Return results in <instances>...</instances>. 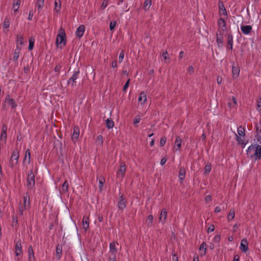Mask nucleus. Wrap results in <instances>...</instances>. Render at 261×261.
Here are the masks:
<instances>
[{
    "label": "nucleus",
    "mask_w": 261,
    "mask_h": 261,
    "mask_svg": "<svg viewBox=\"0 0 261 261\" xmlns=\"http://www.w3.org/2000/svg\"><path fill=\"white\" fill-rule=\"evenodd\" d=\"M167 212L166 210L163 208L160 213V215L159 218L160 221L162 222L163 223H164L167 218Z\"/></svg>",
    "instance_id": "nucleus-18"
},
{
    "label": "nucleus",
    "mask_w": 261,
    "mask_h": 261,
    "mask_svg": "<svg viewBox=\"0 0 261 261\" xmlns=\"http://www.w3.org/2000/svg\"><path fill=\"white\" fill-rule=\"evenodd\" d=\"M199 250L201 252H200V255H204L206 253V244L205 242H203L200 246Z\"/></svg>",
    "instance_id": "nucleus-27"
},
{
    "label": "nucleus",
    "mask_w": 261,
    "mask_h": 261,
    "mask_svg": "<svg viewBox=\"0 0 261 261\" xmlns=\"http://www.w3.org/2000/svg\"><path fill=\"white\" fill-rule=\"evenodd\" d=\"M116 21H111L110 23V31H113L116 27Z\"/></svg>",
    "instance_id": "nucleus-46"
},
{
    "label": "nucleus",
    "mask_w": 261,
    "mask_h": 261,
    "mask_svg": "<svg viewBox=\"0 0 261 261\" xmlns=\"http://www.w3.org/2000/svg\"><path fill=\"white\" fill-rule=\"evenodd\" d=\"M56 43L57 46L62 44H63L64 46L66 45V34L64 30L62 28H60L59 30V34L57 36Z\"/></svg>",
    "instance_id": "nucleus-2"
},
{
    "label": "nucleus",
    "mask_w": 261,
    "mask_h": 261,
    "mask_svg": "<svg viewBox=\"0 0 261 261\" xmlns=\"http://www.w3.org/2000/svg\"><path fill=\"white\" fill-rule=\"evenodd\" d=\"M255 127L257 133L259 132L261 134V124H260V128L257 124L256 125Z\"/></svg>",
    "instance_id": "nucleus-64"
},
{
    "label": "nucleus",
    "mask_w": 261,
    "mask_h": 261,
    "mask_svg": "<svg viewBox=\"0 0 261 261\" xmlns=\"http://www.w3.org/2000/svg\"><path fill=\"white\" fill-rule=\"evenodd\" d=\"M163 57L165 60H166L168 58H169L168 53L167 51L166 50L165 51H164L163 53Z\"/></svg>",
    "instance_id": "nucleus-60"
},
{
    "label": "nucleus",
    "mask_w": 261,
    "mask_h": 261,
    "mask_svg": "<svg viewBox=\"0 0 261 261\" xmlns=\"http://www.w3.org/2000/svg\"><path fill=\"white\" fill-rule=\"evenodd\" d=\"M211 169L212 164L210 163H207L204 168L205 173H208L211 171Z\"/></svg>",
    "instance_id": "nucleus-41"
},
{
    "label": "nucleus",
    "mask_w": 261,
    "mask_h": 261,
    "mask_svg": "<svg viewBox=\"0 0 261 261\" xmlns=\"http://www.w3.org/2000/svg\"><path fill=\"white\" fill-rule=\"evenodd\" d=\"M12 222L13 223H15V226H16L18 223V218L17 217L15 216H13L12 217Z\"/></svg>",
    "instance_id": "nucleus-58"
},
{
    "label": "nucleus",
    "mask_w": 261,
    "mask_h": 261,
    "mask_svg": "<svg viewBox=\"0 0 261 261\" xmlns=\"http://www.w3.org/2000/svg\"><path fill=\"white\" fill-rule=\"evenodd\" d=\"M126 171V165L124 162H121L120 164V168L118 171L117 172V175L119 176L121 174V177L123 178L125 175Z\"/></svg>",
    "instance_id": "nucleus-10"
},
{
    "label": "nucleus",
    "mask_w": 261,
    "mask_h": 261,
    "mask_svg": "<svg viewBox=\"0 0 261 261\" xmlns=\"http://www.w3.org/2000/svg\"><path fill=\"white\" fill-rule=\"evenodd\" d=\"M18 209H19V215L21 216L23 214V211L25 209H24V207L21 205V203H20V205H19Z\"/></svg>",
    "instance_id": "nucleus-50"
},
{
    "label": "nucleus",
    "mask_w": 261,
    "mask_h": 261,
    "mask_svg": "<svg viewBox=\"0 0 261 261\" xmlns=\"http://www.w3.org/2000/svg\"><path fill=\"white\" fill-rule=\"evenodd\" d=\"M61 8V0H55V8L54 10L57 12H60Z\"/></svg>",
    "instance_id": "nucleus-26"
},
{
    "label": "nucleus",
    "mask_w": 261,
    "mask_h": 261,
    "mask_svg": "<svg viewBox=\"0 0 261 261\" xmlns=\"http://www.w3.org/2000/svg\"><path fill=\"white\" fill-rule=\"evenodd\" d=\"M252 27L251 25H242L241 27V30L242 33L245 35H248L252 31Z\"/></svg>",
    "instance_id": "nucleus-17"
},
{
    "label": "nucleus",
    "mask_w": 261,
    "mask_h": 261,
    "mask_svg": "<svg viewBox=\"0 0 261 261\" xmlns=\"http://www.w3.org/2000/svg\"><path fill=\"white\" fill-rule=\"evenodd\" d=\"M106 126L108 129L112 128L114 125V122L111 119L106 120Z\"/></svg>",
    "instance_id": "nucleus-30"
},
{
    "label": "nucleus",
    "mask_w": 261,
    "mask_h": 261,
    "mask_svg": "<svg viewBox=\"0 0 261 261\" xmlns=\"http://www.w3.org/2000/svg\"><path fill=\"white\" fill-rule=\"evenodd\" d=\"M129 81H130V80L128 79L126 82L125 83V85H124L123 87V91H125V90L127 89V88H128V87L129 86Z\"/></svg>",
    "instance_id": "nucleus-53"
},
{
    "label": "nucleus",
    "mask_w": 261,
    "mask_h": 261,
    "mask_svg": "<svg viewBox=\"0 0 261 261\" xmlns=\"http://www.w3.org/2000/svg\"><path fill=\"white\" fill-rule=\"evenodd\" d=\"M80 74V71L78 70L76 71H74L72 76L68 80L67 84L68 85H71L72 87H74L75 86V83H76V80L78 78V76Z\"/></svg>",
    "instance_id": "nucleus-4"
},
{
    "label": "nucleus",
    "mask_w": 261,
    "mask_h": 261,
    "mask_svg": "<svg viewBox=\"0 0 261 261\" xmlns=\"http://www.w3.org/2000/svg\"><path fill=\"white\" fill-rule=\"evenodd\" d=\"M27 197H28V195L27 194L26 196H24L23 197V207H24V209H26V206H27ZM28 198L29 199L30 197H29V196L28 195Z\"/></svg>",
    "instance_id": "nucleus-55"
},
{
    "label": "nucleus",
    "mask_w": 261,
    "mask_h": 261,
    "mask_svg": "<svg viewBox=\"0 0 261 261\" xmlns=\"http://www.w3.org/2000/svg\"><path fill=\"white\" fill-rule=\"evenodd\" d=\"M28 259L29 261H35V258L33 247L31 245L28 248Z\"/></svg>",
    "instance_id": "nucleus-20"
},
{
    "label": "nucleus",
    "mask_w": 261,
    "mask_h": 261,
    "mask_svg": "<svg viewBox=\"0 0 261 261\" xmlns=\"http://www.w3.org/2000/svg\"><path fill=\"white\" fill-rule=\"evenodd\" d=\"M234 216H235L234 210L233 208V209H231L230 210V211L229 212V214L228 215V216H227V220H228V221H230L231 220H232L234 218Z\"/></svg>",
    "instance_id": "nucleus-31"
},
{
    "label": "nucleus",
    "mask_w": 261,
    "mask_h": 261,
    "mask_svg": "<svg viewBox=\"0 0 261 261\" xmlns=\"http://www.w3.org/2000/svg\"><path fill=\"white\" fill-rule=\"evenodd\" d=\"M27 182L29 190H31L35 186V175L32 170H30L28 173Z\"/></svg>",
    "instance_id": "nucleus-3"
},
{
    "label": "nucleus",
    "mask_w": 261,
    "mask_h": 261,
    "mask_svg": "<svg viewBox=\"0 0 261 261\" xmlns=\"http://www.w3.org/2000/svg\"><path fill=\"white\" fill-rule=\"evenodd\" d=\"M256 146V144L251 145V146H250L248 148V149L247 150V154L248 155H249L250 154V153L252 151H254V149H255Z\"/></svg>",
    "instance_id": "nucleus-43"
},
{
    "label": "nucleus",
    "mask_w": 261,
    "mask_h": 261,
    "mask_svg": "<svg viewBox=\"0 0 261 261\" xmlns=\"http://www.w3.org/2000/svg\"><path fill=\"white\" fill-rule=\"evenodd\" d=\"M151 5V0H145L143 7L145 11L149 9Z\"/></svg>",
    "instance_id": "nucleus-34"
},
{
    "label": "nucleus",
    "mask_w": 261,
    "mask_h": 261,
    "mask_svg": "<svg viewBox=\"0 0 261 261\" xmlns=\"http://www.w3.org/2000/svg\"><path fill=\"white\" fill-rule=\"evenodd\" d=\"M238 133L240 136H242L244 137L245 135V131L244 128L242 126H240L238 128Z\"/></svg>",
    "instance_id": "nucleus-36"
},
{
    "label": "nucleus",
    "mask_w": 261,
    "mask_h": 261,
    "mask_svg": "<svg viewBox=\"0 0 261 261\" xmlns=\"http://www.w3.org/2000/svg\"><path fill=\"white\" fill-rule=\"evenodd\" d=\"M109 261H116V255H109Z\"/></svg>",
    "instance_id": "nucleus-59"
},
{
    "label": "nucleus",
    "mask_w": 261,
    "mask_h": 261,
    "mask_svg": "<svg viewBox=\"0 0 261 261\" xmlns=\"http://www.w3.org/2000/svg\"><path fill=\"white\" fill-rule=\"evenodd\" d=\"M33 16V13L32 11H30L29 12V14L28 18V20H32Z\"/></svg>",
    "instance_id": "nucleus-63"
},
{
    "label": "nucleus",
    "mask_w": 261,
    "mask_h": 261,
    "mask_svg": "<svg viewBox=\"0 0 261 261\" xmlns=\"http://www.w3.org/2000/svg\"><path fill=\"white\" fill-rule=\"evenodd\" d=\"M216 41L219 47H221L223 45V37L221 31H218L216 34Z\"/></svg>",
    "instance_id": "nucleus-8"
},
{
    "label": "nucleus",
    "mask_w": 261,
    "mask_h": 261,
    "mask_svg": "<svg viewBox=\"0 0 261 261\" xmlns=\"http://www.w3.org/2000/svg\"><path fill=\"white\" fill-rule=\"evenodd\" d=\"M254 156L255 158V160H259L261 159V146L259 145H256L255 152L253 154V155H251V156L252 157Z\"/></svg>",
    "instance_id": "nucleus-11"
},
{
    "label": "nucleus",
    "mask_w": 261,
    "mask_h": 261,
    "mask_svg": "<svg viewBox=\"0 0 261 261\" xmlns=\"http://www.w3.org/2000/svg\"><path fill=\"white\" fill-rule=\"evenodd\" d=\"M5 101L8 102V103L10 105L12 109H15L17 106V105L15 102L14 99L10 98V95H9L6 96Z\"/></svg>",
    "instance_id": "nucleus-16"
},
{
    "label": "nucleus",
    "mask_w": 261,
    "mask_h": 261,
    "mask_svg": "<svg viewBox=\"0 0 261 261\" xmlns=\"http://www.w3.org/2000/svg\"><path fill=\"white\" fill-rule=\"evenodd\" d=\"M226 47L230 50H232L233 48V36L231 33H229L227 35Z\"/></svg>",
    "instance_id": "nucleus-12"
},
{
    "label": "nucleus",
    "mask_w": 261,
    "mask_h": 261,
    "mask_svg": "<svg viewBox=\"0 0 261 261\" xmlns=\"http://www.w3.org/2000/svg\"><path fill=\"white\" fill-rule=\"evenodd\" d=\"M218 25L221 28L222 31L226 30V22L224 19L222 18H220L218 21Z\"/></svg>",
    "instance_id": "nucleus-24"
},
{
    "label": "nucleus",
    "mask_w": 261,
    "mask_h": 261,
    "mask_svg": "<svg viewBox=\"0 0 261 261\" xmlns=\"http://www.w3.org/2000/svg\"><path fill=\"white\" fill-rule=\"evenodd\" d=\"M218 6L220 14H222L224 15H227V11L222 1H219Z\"/></svg>",
    "instance_id": "nucleus-21"
},
{
    "label": "nucleus",
    "mask_w": 261,
    "mask_h": 261,
    "mask_svg": "<svg viewBox=\"0 0 261 261\" xmlns=\"http://www.w3.org/2000/svg\"><path fill=\"white\" fill-rule=\"evenodd\" d=\"M182 139L179 136H177L175 142V146H174V150L178 151L180 150Z\"/></svg>",
    "instance_id": "nucleus-19"
},
{
    "label": "nucleus",
    "mask_w": 261,
    "mask_h": 261,
    "mask_svg": "<svg viewBox=\"0 0 261 261\" xmlns=\"http://www.w3.org/2000/svg\"><path fill=\"white\" fill-rule=\"evenodd\" d=\"M80 128L77 126L73 127V133L72 134L71 140L74 143L77 141L80 135Z\"/></svg>",
    "instance_id": "nucleus-5"
},
{
    "label": "nucleus",
    "mask_w": 261,
    "mask_h": 261,
    "mask_svg": "<svg viewBox=\"0 0 261 261\" xmlns=\"http://www.w3.org/2000/svg\"><path fill=\"white\" fill-rule=\"evenodd\" d=\"M85 30V27L84 25H80L76 29V36L81 38L83 36Z\"/></svg>",
    "instance_id": "nucleus-15"
},
{
    "label": "nucleus",
    "mask_w": 261,
    "mask_h": 261,
    "mask_svg": "<svg viewBox=\"0 0 261 261\" xmlns=\"http://www.w3.org/2000/svg\"><path fill=\"white\" fill-rule=\"evenodd\" d=\"M7 139V133L6 132H2L1 133V136H0V140L3 141L4 140L5 141H6Z\"/></svg>",
    "instance_id": "nucleus-47"
},
{
    "label": "nucleus",
    "mask_w": 261,
    "mask_h": 261,
    "mask_svg": "<svg viewBox=\"0 0 261 261\" xmlns=\"http://www.w3.org/2000/svg\"><path fill=\"white\" fill-rule=\"evenodd\" d=\"M235 135H236V140L238 141V143L239 144L242 145L243 148H244L246 145V143L245 142L244 139H242L241 137L237 135L236 134Z\"/></svg>",
    "instance_id": "nucleus-32"
},
{
    "label": "nucleus",
    "mask_w": 261,
    "mask_h": 261,
    "mask_svg": "<svg viewBox=\"0 0 261 261\" xmlns=\"http://www.w3.org/2000/svg\"><path fill=\"white\" fill-rule=\"evenodd\" d=\"M34 45V39L33 38H30L29 39V44L28 49L31 50L33 49Z\"/></svg>",
    "instance_id": "nucleus-38"
},
{
    "label": "nucleus",
    "mask_w": 261,
    "mask_h": 261,
    "mask_svg": "<svg viewBox=\"0 0 261 261\" xmlns=\"http://www.w3.org/2000/svg\"><path fill=\"white\" fill-rule=\"evenodd\" d=\"M96 143L97 145H101L103 144V138L102 135H99L96 140Z\"/></svg>",
    "instance_id": "nucleus-40"
},
{
    "label": "nucleus",
    "mask_w": 261,
    "mask_h": 261,
    "mask_svg": "<svg viewBox=\"0 0 261 261\" xmlns=\"http://www.w3.org/2000/svg\"><path fill=\"white\" fill-rule=\"evenodd\" d=\"M15 253L16 256L22 254V245L20 240L15 241Z\"/></svg>",
    "instance_id": "nucleus-7"
},
{
    "label": "nucleus",
    "mask_w": 261,
    "mask_h": 261,
    "mask_svg": "<svg viewBox=\"0 0 261 261\" xmlns=\"http://www.w3.org/2000/svg\"><path fill=\"white\" fill-rule=\"evenodd\" d=\"M116 245H118L117 242H112L110 244V255H116L118 251L116 248Z\"/></svg>",
    "instance_id": "nucleus-9"
},
{
    "label": "nucleus",
    "mask_w": 261,
    "mask_h": 261,
    "mask_svg": "<svg viewBox=\"0 0 261 261\" xmlns=\"http://www.w3.org/2000/svg\"><path fill=\"white\" fill-rule=\"evenodd\" d=\"M3 25L4 28H8L9 27L10 18H9L8 17H6L5 18Z\"/></svg>",
    "instance_id": "nucleus-42"
},
{
    "label": "nucleus",
    "mask_w": 261,
    "mask_h": 261,
    "mask_svg": "<svg viewBox=\"0 0 261 261\" xmlns=\"http://www.w3.org/2000/svg\"><path fill=\"white\" fill-rule=\"evenodd\" d=\"M166 142V137H163L161 138L160 145L161 147L164 146Z\"/></svg>",
    "instance_id": "nucleus-48"
},
{
    "label": "nucleus",
    "mask_w": 261,
    "mask_h": 261,
    "mask_svg": "<svg viewBox=\"0 0 261 261\" xmlns=\"http://www.w3.org/2000/svg\"><path fill=\"white\" fill-rule=\"evenodd\" d=\"M140 118L139 116H136L134 120V124L135 125L136 124L139 123L140 121Z\"/></svg>",
    "instance_id": "nucleus-57"
},
{
    "label": "nucleus",
    "mask_w": 261,
    "mask_h": 261,
    "mask_svg": "<svg viewBox=\"0 0 261 261\" xmlns=\"http://www.w3.org/2000/svg\"><path fill=\"white\" fill-rule=\"evenodd\" d=\"M17 42L19 43L21 45L23 43V37L21 35H17Z\"/></svg>",
    "instance_id": "nucleus-45"
},
{
    "label": "nucleus",
    "mask_w": 261,
    "mask_h": 261,
    "mask_svg": "<svg viewBox=\"0 0 261 261\" xmlns=\"http://www.w3.org/2000/svg\"><path fill=\"white\" fill-rule=\"evenodd\" d=\"M19 154L17 148H15L13 151L9 163V166L11 169H13L14 166L17 164Z\"/></svg>",
    "instance_id": "nucleus-1"
},
{
    "label": "nucleus",
    "mask_w": 261,
    "mask_h": 261,
    "mask_svg": "<svg viewBox=\"0 0 261 261\" xmlns=\"http://www.w3.org/2000/svg\"><path fill=\"white\" fill-rule=\"evenodd\" d=\"M172 261H178V255L173 250L171 253Z\"/></svg>",
    "instance_id": "nucleus-44"
},
{
    "label": "nucleus",
    "mask_w": 261,
    "mask_h": 261,
    "mask_svg": "<svg viewBox=\"0 0 261 261\" xmlns=\"http://www.w3.org/2000/svg\"><path fill=\"white\" fill-rule=\"evenodd\" d=\"M186 174V170L184 167H181L180 168V170L178 173V177L180 180V183H182L185 177Z\"/></svg>",
    "instance_id": "nucleus-23"
},
{
    "label": "nucleus",
    "mask_w": 261,
    "mask_h": 261,
    "mask_svg": "<svg viewBox=\"0 0 261 261\" xmlns=\"http://www.w3.org/2000/svg\"><path fill=\"white\" fill-rule=\"evenodd\" d=\"M221 239V236L220 234H217L214 238V241L216 242H220Z\"/></svg>",
    "instance_id": "nucleus-56"
},
{
    "label": "nucleus",
    "mask_w": 261,
    "mask_h": 261,
    "mask_svg": "<svg viewBox=\"0 0 261 261\" xmlns=\"http://www.w3.org/2000/svg\"><path fill=\"white\" fill-rule=\"evenodd\" d=\"M103 183H104V181H103L102 180H99V189L100 191H102L103 187Z\"/></svg>",
    "instance_id": "nucleus-54"
},
{
    "label": "nucleus",
    "mask_w": 261,
    "mask_h": 261,
    "mask_svg": "<svg viewBox=\"0 0 261 261\" xmlns=\"http://www.w3.org/2000/svg\"><path fill=\"white\" fill-rule=\"evenodd\" d=\"M248 243L246 239H243L241 241V245H240V249L242 251L244 252H246L248 250Z\"/></svg>",
    "instance_id": "nucleus-13"
},
{
    "label": "nucleus",
    "mask_w": 261,
    "mask_h": 261,
    "mask_svg": "<svg viewBox=\"0 0 261 261\" xmlns=\"http://www.w3.org/2000/svg\"><path fill=\"white\" fill-rule=\"evenodd\" d=\"M27 156H28V164H29L30 163V161H31V152H30V150L29 149H28L27 150V151H25V156L23 159V162H24L26 161Z\"/></svg>",
    "instance_id": "nucleus-35"
},
{
    "label": "nucleus",
    "mask_w": 261,
    "mask_h": 261,
    "mask_svg": "<svg viewBox=\"0 0 261 261\" xmlns=\"http://www.w3.org/2000/svg\"><path fill=\"white\" fill-rule=\"evenodd\" d=\"M19 54L16 53H14L12 60L14 62H16L19 58Z\"/></svg>",
    "instance_id": "nucleus-51"
},
{
    "label": "nucleus",
    "mask_w": 261,
    "mask_h": 261,
    "mask_svg": "<svg viewBox=\"0 0 261 261\" xmlns=\"http://www.w3.org/2000/svg\"><path fill=\"white\" fill-rule=\"evenodd\" d=\"M44 0H37L36 5L38 7V11H39L44 6Z\"/></svg>",
    "instance_id": "nucleus-33"
},
{
    "label": "nucleus",
    "mask_w": 261,
    "mask_h": 261,
    "mask_svg": "<svg viewBox=\"0 0 261 261\" xmlns=\"http://www.w3.org/2000/svg\"><path fill=\"white\" fill-rule=\"evenodd\" d=\"M7 125L6 124H3V126H2V132H4H4L7 133Z\"/></svg>",
    "instance_id": "nucleus-61"
},
{
    "label": "nucleus",
    "mask_w": 261,
    "mask_h": 261,
    "mask_svg": "<svg viewBox=\"0 0 261 261\" xmlns=\"http://www.w3.org/2000/svg\"><path fill=\"white\" fill-rule=\"evenodd\" d=\"M215 230V226L213 224H211L209 226L207 229V232L208 233L210 232H212Z\"/></svg>",
    "instance_id": "nucleus-52"
},
{
    "label": "nucleus",
    "mask_w": 261,
    "mask_h": 261,
    "mask_svg": "<svg viewBox=\"0 0 261 261\" xmlns=\"http://www.w3.org/2000/svg\"><path fill=\"white\" fill-rule=\"evenodd\" d=\"M68 187H69L68 182L67 180H65L63 184L62 185L63 191L64 192H67L68 191Z\"/></svg>",
    "instance_id": "nucleus-39"
},
{
    "label": "nucleus",
    "mask_w": 261,
    "mask_h": 261,
    "mask_svg": "<svg viewBox=\"0 0 261 261\" xmlns=\"http://www.w3.org/2000/svg\"><path fill=\"white\" fill-rule=\"evenodd\" d=\"M153 220V217L151 215H149L146 220V223L148 225L150 226L152 223Z\"/></svg>",
    "instance_id": "nucleus-37"
},
{
    "label": "nucleus",
    "mask_w": 261,
    "mask_h": 261,
    "mask_svg": "<svg viewBox=\"0 0 261 261\" xmlns=\"http://www.w3.org/2000/svg\"><path fill=\"white\" fill-rule=\"evenodd\" d=\"M21 0H14L13 8L14 9V12H17L20 7Z\"/></svg>",
    "instance_id": "nucleus-28"
},
{
    "label": "nucleus",
    "mask_w": 261,
    "mask_h": 261,
    "mask_svg": "<svg viewBox=\"0 0 261 261\" xmlns=\"http://www.w3.org/2000/svg\"><path fill=\"white\" fill-rule=\"evenodd\" d=\"M188 71L190 73H192L194 72V68L192 66H190L188 68Z\"/></svg>",
    "instance_id": "nucleus-62"
},
{
    "label": "nucleus",
    "mask_w": 261,
    "mask_h": 261,
    "mask_svg": "<svg viewBox=\"0 0 261 261\" xmlns=\"http://www.w3.org/2000/svg\"><path fill=\"white\" fill-rule=\"evenodd\" d=\"M83 229L85 231L87 230L89 226V217L86 216H84L83 218Z\"/></svg>",
    "instance_id": "nucleus-22"
},
{
    "label": "nucleus",
    "mask_w": 261,
    "mask_h": 261,
    "mask_svg": "<svg viewBox=\"0 0 261 261\" xmlns=\"http://www.w3.org/2000/svg\"><path fill=\"white\" fill-rule=\"evenodd\" d=\"M126 200L122 195L119 198L118 202V208L123 210L126 207Z\"/></svg>",
    "instance_id": "nucleus-6"
},
{
    "label": "nucleus",
    "mask_w": 261,
    "mask_h": 261,
    "mask_svg": "<svg viewBox=\"0 0 261 261\" xmlns=\"http://www.w3.org/2000/svg\"><path fill=\"white\" fill-rule=\"evenodd\" d=\"M138 101L143 104L146 101V95L144 92H141L138 98Z\"/></svg>",
    "instance_id": "nucleus-29"
},
{
    "label": "nucleus",
    "mask_w": 261,
    "mask_h": 261,
    "mask_svg": "<svg viewBox=\"0 0 261 261\" xmlns=\"http://www.w3.org/2000/svg\"><path fill=\"white\" fill-rule=\"evenodd\" d=\"M62 245L59 244L56 247V254L57 255V258L58 259H60L62 256Z\"/></svg>",
    "instance_id": "nucleus-25"
},
{
    "label": "nucleus",
    "mask_w": 261,
    "mask_h": 261,
    "mask_svg": "<svg viewBox=\"0 0 261 261\" xmlns=\"http://www.w3.org/2000/svg\"><path fill=\"white\" fill-rule=\"evenodd\" d=\"M124 56V50H122L119 56V62H122Z\"/></svg>",
    "instance_id": "nucleus-49"
},
{
    "label": "nucleus",
    "mask_w": 261,
    "mask_h": 261,
    "mask_svg": "<svg viewBox=\"0 0 261 261\" xmlns=\"http://www.w3.org/2000/svg\"><path fill=\"white\" fill-rule=\"evenodd\" d=\"M232 73L233 79H237L239 76L240 73L239 67L238 66H235L234 64L232 66Z\"/></svg>",
    "instance_id": "nucleus-14"
}]
</instances>
